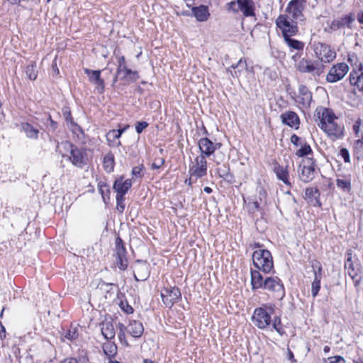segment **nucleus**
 I'll list each match as a JSON object with an SVG mask.
<instances>
[{
	"label": "nucleus",
	"instance_id": "3c124183",
	"mask_svg": "<svg viewBox=\"0 0 363 363\" xmlns=\"http://www.w3.org/2000/svg\"><path fill=\"white\" fill-rule=\"evenodd\" d=\"M325 363H345V359L341 356H334L328 358Z\"/></svg>",
	"mask_w": 363,
	"mask_h": 363
},
{
	"label": "nucleus",
	"instance_id": "ea45409f",
	"mask_svg": "<svg viewBox=\"0 0 363 363\" xmlns=\"http://www.w3.org/2000/svg\"><path fill=\"white\" fill-rule=\"evenodd\" d=\"M126 249L123 240L120 237H117L116 239L115 256L126 257Z\"/></svg>",
	"mask_w": 363,
	"mask_h": 363
},
{
	"label": "nucleus",
	"instance_id": "a18cd8bd",
	"mask_svg": "<svg viewBox=\"0 0 363 363\" xmlns=\"http://www.w3.org/2000/svg\"><path fill=\"white\" fill-rule=\"evenodd\" d=\"M125 128L118 130H111L107 133V140L108 141L111 140H116L121 138L122 133L125 131Z\"/></svg>",
	"mask_w": 363,
	"mask_h": 363
},
{
	"label": "nucleus",
	"instance_id": "338daca9",
	"mask_svg": "<svg viewBox=\"0 0 363 363\" xmlns=\"http://www.w3.org/2000/svg\"><path fill=\"white\" fill-rule=\"evenodd\" d=\"M124 196H125V194H123L116 193V203H120L121 201H124V200H125Z\"/></svg>",
	"mask_w": 363,
	"mask_h": 363
},
{
	"label": "nucleus",
	"instance_id": "dca6fc26",
	"mask_svg": "<svg viewBox=\"0 0 363 363\" xmlns=\"http://www.w3.org/2000/svg\"><path fill=\"white\" fill-rule=\"evenodd\" d=\"M306 162V165L300 164L298 169V177L304 183L311 182L315 177V161L313 158H307Z\"/></svg>",
	"mask_w": 363,
	"mask_h": 363
},
{
	"label": "nucleus",
	"instance_id": "c85d7f7f",
	"mask_svg": "<svg viewBox=\"0 0 363 363\" xmlns=\"http://www.w3.org/2000/svg\"><path fill=\"white\" fill-rule=\"evenodd\" d=\"M287 167L288 166L284 167L278 163H276L274 167V172L279 180L282 181L286 185L291 186V183L289 180V172Z\"/></svg>",
	"mask_w": 363,
	"mask_h": 363
},
{
	"label": "nucleus",
	"instance_id": "39448f33",
	"mask_svg": "<svg viewBox=\"0 0 363 363\" xmlns=\"http://www.w3.org/2000/svg\"><path fill=\"white\" fill-rule=\"evenodd\" d=\"M118 77L128 82H136L139 79V74L137 71H133L126 66V62L124 56L118 57V65L116 75L113 78V83L117 82Z\"/></svg>",
	"mask_w": 363,
	"mask_h": 363
},
{
	"label": "nucleus",
	"instance_id": "69168bd1",
	"mask_svg": "<svg viewBox=\"0 0 363 363\" xmlns=\"http://www.w3.org/2000/svg\"><path fill=\"white\" fill-rule=\"evenodd\" d=\"M196 182V181H195V177H191L189 175V178L186 179L184 183L189 186H191V184Z\"/></svg>",
	"mask_w": 363,
	"mask_h": 363
},
{
	"label": "nucleus",
	"instance_id": "0eeeda50",
	"mask_svg": "<svg viewBox=\"0 0 363 363\" xmlns=\"http://www.w3.org/2000/svg\"><path fill=\"white\" fill-rule=\"evenodd\" d=\"M189 174L195 177V181L207 174V161L203 156H197L189 166Z\"/></svg>",
	"mask_w": 363,
	"mask_h": 363
},
{
	"label": "nucleus",
	"instance_id": "bf43d9fd",
	"mask_svg": "<svg viewBox=\"0 0 363 363\" xmlns=\"http://www.w3.org/2000/svg\"><path fill=\"white\" fill-rule=\"evenodd\" d=\"M360 125H361V120L358 119L356 121L354 124L353 125L352 129L356 135H357L360 130Z\"/></svg>",
	"mask_w": 363,
	"mask_h": 363
},
{
	"label": "nucleus",
	"instance_id": "4468645a",
	"mask_svg": "<svg viewBox=\"0 0 363 363\" xmlns=\"http://www.w3.org/2000/svg\"><path fill=\"white\" fill-rule=\"evenodd\" d=\"M348 70L349 67L346 63H337L330 68L326 76V80L330 83L338 82L346 75Z\"/></svg>",
	"mask_w": 363,
	"mask_h": 363
},
{
	"label": "nucleus",
	"instance_id": "9b49d317",
	"mask_svg": "<svg viewBox=\"0 0 363 363\" xmlns=\"http://www.w3.org/2000/svg\"><path fill=\"white\" fill-rule=\"evenodd\" d=\"M161 297L164 304L168 308H172L175 303L180 300L182 294L179 288L170 286L164 288L162 291Z\"/></svg>",
	"mask_w": 363,
	"mask_h": 363
},
{
	"label": "nucleus",
	"instance_id": "393cba45",
	"mask_svg": "<svg viewBox=\"0 0 363 363\" xmlns=\"http://www.w3.org/2000/svg\"><path fill=\"white\" fill-rule=\"evenodd\" d=\"M191 11L196 20L201 22L206 21L210 16L208 7L206 5L193 7Z\"/></svg>",
	"mask_w": 363,
	"mask_h": 363
},
{
	"label": "nucleus",
	"instance_id": "f3484780",
	"mask_svg": "<svg viewBox=\"0 0 363 363\" xmlns=\"http://www.w3.org/2000/svg\"><path fill=\"white\" fill-rule=\"evenodd\" d=\"M84 73L87 75L90 83L95 85L98 93L102 94L105 89V82L101 77V70H92L89 68L84 69Z\"/></svg>",
	"mask_w": 363,
	"mask_h": 363
},
{
	"label": "nucleus",
	"instance_id": "4be33fe9",
	"mask_svg": "<svg viewBox=\"0 0 363 363\" xmlns=\"http://www.w3.org/2000/svg\"><path fill=\"white\" fill-rule=\"evenodd\" d=\"M281 122L289 127L298 128L300 123L298 115L294 111H286L281 115Z\"/></svg>",
	"mask_w": 363,
	"mask_h": 363
},
{
	"label": "nucleus",
	"instance_id": "4d7b16f0",
	"mask_svg": "<svg viewBox=\"0 0 363 363\" xmlns=\"http://www.w3.org/2000/svg\"><path fill=\"white\" fill-rule=\"evenodd\" d=\"M360 72L361 74H359L357 79H356V82H357V88L363 91V70Z\"/></svg>",
	"mask_w": 363,
	"mask_h": 363
},
{
	"label": "nucleus",
	"instance_id": "f257e3e1",
	"mask_svg": "<svg viewBox=\"0 0 363 363\" xmlns=\"http://www.w3.org/2000/svg\"><path fill=\"white\" fill-rule=\"evenodd\" d=\"M225 6L229 13L238 14L241 12L244 17L255 16V3L253 0H234L227 3Z\"/></svg>",
	"mask_w": 363,
	"mask_h": 363
},
{
	"label": "nucleus",
	"instance_id": "e433bc0d",
	"mask_svg": "<svg viewBox=\"0 0 363 363\" xmlns=\"http://www.w3.org/2000/svg\"><path fill=\"white\" fill-rule=\"evenodd\" d=\"M76 146L69 141H62L60 144L57 145V151L62 155V157L66 156L67 152L72 153V150H74Z\"/></svg>",
	"mask_w": 363,
	"mask_h": 363
},
{
	"label": "nucleus",
	"instance_id": "13d9d810",
	"mask_svg": "<svg viewBox=\"0 0 363 363\" xmlns=\"http://www.w3.org/2000/svg\"><path fill=\"white\" fill-rule=\"evenodd\" d=\"M358 75L359 74H357V72H351L350 74L349 79H350V83L352 85L357 86V82H356V79H357Z\"/></svg>",
	"mask_w": 363,
	"mask_h": 363
},
{
	"label": "nucleus",
	"instance_id": "aec40b11",
	"mask_svg": "<svg viewBox=\"0 0 363 363\" xmlns=\"http://www.w3.org/2000/svg\"><path fill=\"white\" fill-rule=\"evenodd\" d=\"M149 275L150 272L147 263L138 260L134 271V278L135 281H145L149 277Z\"/></svg>",
	"mask_w": 363,
	"mask_h": 363
},
{
	"label": "nucleus",
	"instance_id": "a878e982",
	"mask_svg": "<svg viewBox=\"0 0 363 363\" xmlns=\"http://www.w3.org/2000/svg\"><path fill=\"white\" fill-rule=\"evenodd\" d=\"M101 332L104 338L111 340L114 338L116 332L113 324L111 320H105L100 324Z\"/></svg>",
	"mask_w": 363,
	"mask_h": 363
},
{
	"label": "nucleus",
	"instance_id": "f8f14e48",
	"mask_svg": "<svg viewBox=\"0 0 363 363\" xmlns=\"http://www.w3.org/2000/svg\"><path fill=\"white\" fill-rule=\"evenodd\" d=\"M320 128L322 129L332 140L342 138L344 135L343 126L338 125L335 120L330 121L328 123H323L322 125H320Z\"/></svg>",
	"mask_w": 363,
	"mask_h": 363
},
{
	"label": "nucleus",
	"instance_id": "2eb2a0df",
	"mask_svg": "<svg viewBox=\"0 0 363 363\" xmlns=\"http://www.w3.org/2000/svg\"><path fill=\"white\" fill-rule=\"evenodd\" d=\"M198 145L201 152L199 156H203L205 159L210 157L216 150L221 147L220 143H214L206 137L201 138L199 140Z\"/></svg>",
	"mask_w": 363,
	"mask_h": 363
},
{
	"label": "nucleus",
	"instance_id": "a19ab883",
	"mask_svg": "<svg viewBox=\"0 0 363 363\" xmlns=\"http://www.w3.org/2000/svg\"><path fill=\"white\" fill-rule=\"evenodd\" d=\"M320 196V192L317 188L308 187L306 189L305 191V199H308L311 201L315 200L316 202L318 201V197Z\"/></svg>",
	"mask_w": 363,
	"mask_h": 363
},
{
	"label": "nucleus",
	"instance_id": "58836bf2",
	"mask_svg": "<svg viewBox=\"0 0 363 363\" xmlns=\"http://www.w3.org/2000/svg\"><path fill=\"white\" fill-rule=\"evenodd\" d=\"M284 40L289 48L296 50H303L304 43L303 42L291 38V36L284 38Z\"/></svg>",
	"mask_w": 363,
	"mask_h": 363
},
{
	"label": "nucleus",
	"instance_id": "6e6552de",
	"mask_svg": "<svg viewBox=\"0 0 363 363\" xmlns=\"http://www.w3.org/2000/svg\"><path fill=\"white\" fill-rule=\"evenodd\" d=\"M262 289L274 293L277 299H281L285 296L284 285L277 277H267L264 279Z\"/></svg>",
	"mask_w": 363,
	"mask_h": 363
},
{
	"label": "nucleus",
	"instance_id": "4c0bfd02",
	"mask_svg": "<svg viewBox=\"0 0 363 363\" xmlns=\"http://www.w3.org/2000/svg\"><path fill=\"white\" fill-rule=\"evenodd\" d=\"M103 350L108 359H111L116 354L117 346L114 342L108 341L107 342L104 343Z\"/></svg>",
	"mask_w": 363,
	"mask_h": 363
},
{
	"label": "nucleus",
	"instance_id": "473e14b6",
	"mask_svg": "<svg viewBox=\"0 0 363 363\" xmlns=\"http://www.w3.org/2000/svg\"><path fill=\"white\" fill-rule=\"evenodd\" d=\"M114 156L112 152H109L106 154L103 160V167L104 170L108 172H112L114 168Z\"/></svg>",
	"mask_w": 363,
	"mask_h": 363
},
{
	"label": "nucleus",
	"instance_id": "49530a36",
	"mask_svg": "<svg viewBox=\"0 0 363 363\" xmlns=\"http://www.w3.org/2000/svg\"><path fill=\"white\" fill-rule=\"evenodd\" d=\"M116 264L121 270H125L128 267L126 257H116Z\"/></svg>",
	"mask_w": 363,
	"mask_h": 363
},
{
	"label": "nucleus",
	"instance_id": "09e8293b",
	"mask_svg": "<svg viewBox=\"0 0 363 363\" xmlns=\"http://www.w3.org/2000/svg\"><path fill=\"white\" fill-rule=\"evenodd\" d=\"M311 152H312V150L311 148V146L305 143L299 150H297L296 154L298 157H301L306 156Z\"/></svg>",
	"mask_w": 363,
	"mask_h": 363
},
{
	"label": "nucleus",
	"instance_id": "cd10ccee",
	"mask_svg": "<svg viewBox=\"0 0 363 363\" xmlns=\"http://www.w3.org/2000/svg\"><path fill=\"white\" fill-rule=\"evenodd\" d=\"M354 18L350 16L346 15L342 18L335 19L330 26V28L333 30H338L345 26L350 28V24L354 21Z\"/></svg>",
	"mask_w": 363,
	"mask_h": 363
},
{
	"label": "nucleus",
	"instance_id": "7c9ffc66",
	"mask_svg": "<svg viewBox=\"0 0 363 363\" xmlns=\"http://www.w3.org/2000/svg\"><path fill=\"white\" fill-rule=\"evenodd\" d=\"M335 182H336V186L338 189H340L347 193H349L351 191L352 185H351V176L350 175L341 176L340 177H338Z\"/></svg>",
	"mask_w": 363,
	"mask_h": 363
},
{
	"label": "nucleus",
	"instance_id": "0e129e2a",
	"mask_svg": "<svg viewBox=\"0 0 363 363\" xmlns=\"http://www.w3.org/2000/svg\"><path fill=\"white\" fill-rule=\"evenodd\" d=\"M63 114L67 121H70L73 123L71 112L69 111H65Z\"/></svg>",
	"mask_w": 363,
	"mask_h": 363
},
{
	"label": "nucleus",
	"instance_id": "c756f323",
	"mask_svg": "<svg viewBox=\"0 0 363 363\" xmlns=\"http://www.w3.org/2000/svg\"><path fill=\"white\" fill-rule=\"evenodd\" d=\"M21 130L25 133L28 138L35 140L38 139L39 130L29 123H21Z\"/></svg>",
	"mask_w": 363,
	"mask_h": 363
},
{
	"label": "nucleus",
	"instance_id": "8fccbe9b",
	"mask_svg": "<svg viewBox=\"0 0 363 363\" xmlns=\"http://www.w3.org/2000/svg\"><path fill=\"white\" fill-rule=\"evenodd\" d=\"M147 126L148 123L146 121H138L135 124V130L137 133L140 134Z\"/></svg>",
	"mask_w": 363,
	"mask_h": 363
},
{
	"label": "nucleus",
	"instance_id": "052dcab7",
	"mask_svg": "<svg viewBox=\"0 0 363 363\" xmlns=\"http://www.w3.org/2000/svg\"><path fill=\"white\" fill-rule=\"evenodd\" d=\"M164 162V160L161 159L158 162H155L152 164V169H159Z\"/></svg>",
	"mask_w": 363,
	"mask_h": 363
},
{
	"label": "nucleus",
	"instance_id": "f03ea898",
	"mask_svg": "<svg viewBox=\"0 0 363 363\" xmlns=\"http://www.w3.org/2000/svg\"><path fill=\"white\" fill-rule=\"evenodd\" d=\"M347 259L345 263V269L347 270V274L351 277L354 282L355 288L358 289L362 278L363 272L358 260L354 262L353 259V251L351 249L347 250Z\"/></svg>",
	"mask_w": 363,
	"mask_h": 363
},
{
	"label": "nucleus",
	"instance_id": "72a5a7b5",
	"mask_svg": "<svg viewBox=\"0 0 363 363\" xmlns=\"http://www.w3.org/2000/svg\"><path fill=\"white\" fill-rule=\"evenodd\" d=\"M217 172L220 178L225 181L233 183L234 182V176L230 173L228 166L223 165L217 169Z\"/></svg>",
	"mask_w": 363,
	"mask_h": 363
},
{
	"label": "nucleus",
	"instance_id": "bb28decb",
	"mask_svg": "<svg viewBox=\"0 0 363 363\" xmlns=\"http://www.w3.org/2000/svg\"><path fill=\"white\" fill-rule=\"evenodd\" d=\"M126 330L133 337H140L144 332V328L142 323L137 320H132L126 327Z\"/></svg>",
	"mask_w": 363,
	"mask_h": 363
},
{
	"label": "nucleus",
	"instance_id": "680f3d73",
	"mask_svg": "<svg viewBox=\"0 0 363 363\" xmlns=\"http://www.w3.org/2000/svg\"><path fill=\"white\" fill-rule=\"evenodd\" d=\"M116 209L120 213H122L125 209L124 201L116 203Z\"/></svg>",
	"mask_w": 363,
	"mask_h": 363
},
{
	"label": "nucleus",
	"instance_id": "9d476101",
	"mask_svg": "<svg viewBox=\"0 0 363 363\" xmlns=\"http://www.w3.org/2000/svg\"><path fill=\"white\" fill-rule=\"evenodd\" d=\"M306 0H291L286 8L289 16L296 21H303V11L306 7Z\"/></svg>",
	"mask_w": 363,
	"mask_h": 363
},
{
	"label": "nucleus",
	"instance_id": "c03bdc74",
	"mask_svg": "<svg viewBox=\"0 0 363 363\" xmlns=\"http://www.w3.org/2000/svg\"><path fill=\"white\" fill-rule=\"evenodd\" d=\"M78 336L79 331L77 327H71L65 335V337L71 341L77 340Z\"/></svg>",
	"mask_w": 363,
	"mask_h": 363
},
{
	"label": "nucleus",
	"instance_id": "c9c22d12",
	"mask_svg": "<svg viewBox=\"0 0 363 363\" xmlns=\"http://www.w3.org/2000/svg\"><path fill=\"white\" fill-rule=\"evenodd\" d=\"M98 189L103 198L104 202L108 203L111 194L109 186L106 182L100 181L98 183Z\"/></svg>",
	"mask_w": 363,
	"mask_h": 363
},
{
	"label": "nucleus",
	"instance_id": "a211bd4d",
	"mask_svg": "<svg viewBox=\"0 0 363 363\" xmlns=\"http://www.w3.org/2000/svg\"><path fill=\"white\" fill-rule=\"evenodd\" d=\"M68 159L74 166L82 169L87 164L86 151L85 149L76 147L72 150V153Z\"/></svg>",
	"mask_w": 363,
	"mask_h": 363
},
{
	"label": "nucleus",
	"instance_id": "f704fd0d",
	"mask_svg": "<svg viewBox=\"0 0 363 363\" xmlns=\"http://www.w3.org/2000/svg\"><path fill=\"white\" fill-rule=\"evenodd\" d=\"M230 68L237 69L234 71V73L231 72V74L233 77H239L243 71L247 69V65L245 60L240 59L238 63L231 65Z\"/></svg>",
	"mask_w": 363,
	"mask_h": 363
},
{
	"label": "nucleus",
	"instance_id": "79ce46f5",
	"mask_svg": "<svg viewBox=\"0 0 363 363\" xmlns=\"http://www.w3.org/2000/svg\"><path fill=\"white\" fill-rule=\"evenodd\" d=\"M26 74L30 80H35L37 78L36 65L35 62H32L27 65Z\"/></svg>",
	"mask_w": 363,
	"mask_h": 363
},
{
	"label": "nucleus",
	"instance_id": "5fc2aeb1",
	"mask_svg": "<svg viewBox=\"0 0 363 363\" xmlns=\"http://www.w3.org/2000/svg\"><path fill=\"white\" fill-rule=\"evenodd\" d=\"M142 171L143 166L134 167L132 169V174L135 177L141 178L143 177Z\"/></svg>",
	"mask_w": 363,
	"mask_h": 363
},
{
	"label": "nucleus",
	"instance_id": "2f4dec72",
	"mask_svg": "<svg viewBox=\"0 0 363 363\" xmlns=\"http://www.w3.org/2000/svg\"><path fill=\"white\" fill-rule=\"evenodd\" d=\"M260 270H251V284L253 290L262 289L264 279L259 272Z\"/></svg>",
	"mask_w": 363,
	"mask_h": 363
},
{
	"label": "nucleus",
	"instance_id": "774afa93",
	"mask_svg": "<svg viewBox=\"0 0 363 363\" xmlns=\"http://www.w3.org/2000/svg\"><path fill=\"white\" fill-rule=\"evenodd\" d=\"M60 363H78L77 360L74 358L65 359Z\"/></svg>",
	"mask_w": 363,
	"mask_h": 363
},
{
	"label": "nucleus",
	"instance_id": "7ed1b4c3",
	"mask_svg": "<svg viewBox=\"0 0 363 363\" xmlns=\"http://www.w3.org/2000/svg\"><path fill=\"white\" fill-rule=\"evenodd\" d=\"M253 265L264 273H269L274 267L273 258L270 251L257 250L252 254Z\"/></svg>",
	"mask_w": 363,
	"mask_h": 363
},
{
	"label": "nucleus",
	"instance_id": "37998d69",
	"mask_svg": "<svg viewBox=\"0 0 363 363\" xmlns=\"http://www.w3.org/2000/svg\"><path fill=\"white\" fill-rule=\"evenodd\" d=\"M273 328L281 335L282 336L285 331L282 327L281 318L279 316H276L274 318L273 323H272Z\"/></svg>",
	"mask_w": 363,
	"mask_h": 363
},
{
	"label": "nucleus",
	"instance_id": "e2e57ef3",
	"mask_svg": "<svg viewBox=\"0 0 363 363\" xmlns=\"http://www.w3.org/2000/svg\"><path fill=\"white\" fill-rule=\"evenodd\" d=\"M299 140H300V138L295 134H294L291 136V143L296 146L298 145V143Z\"/></svg>",
	"mask_w": 363,
	"mask_h": 363
},
{
	"label": "nucleus",
	"instance_id": "864d4df0",
	"mask_svg": "<svg viewBox=\"0 0 363 363\" xmlns=\"http://www.w3.org/2000/svg\"><path fill=\"white\" fill-rule=\"evenodd\" d=\"M340 153L341 157L343 158L345 162H350V153L347 148H341Z\"/></svg>",
	"mask_w": 363,
	"mask_h": 363
},
{
	"label": "nucleus",
	"instance_id": "de8ad7c7",
	"mask_svg": "<svg viewBox=\"0 0 363 363\" xmlns=\"http://www.w3.org/2000/svg\"><path fill=\"white\" fill-rule=\"evenodd\" d=\"M354 152L358 159L363 158V140H358L355 142Z\"/></svg>",
	"mask_w": 363,
	"mask_h": 363
},
{
	"label": "nucleus",
	"instance_id": "603ef678",
	"mask_svg": "<svg viewBox=\"0 0 363 363\" xmlns=\"http://www.w3.org/2000/svg\"><path fill=\"white\" fill-rule=\"evenodd\" d=\"M120 307L127 314H130L133 312V308L128 303L127 301H121Z\"/></svg>",
	"mask_w": 363,
	"mask_h": 363
},
{
	"label": "nucleus",
	"instance_id": "1a4fd4ad",
	"mask_svg": "<svg viewBox=\"0 0 363 363\" xmlns=\"http://www.w3.org/2000/svg\"><path fill=\"white\" fill-rule=\"evenodd\" d=\"M324 65L319 61L312 62L303 58L297 64V70L302 73H311L320 75L323 72Z\"/></svg>",
	"mask_w": 363,
	"mask_h": 363
},
{
	"label": "nucleus",
	"instance_id": "ddd939ff",
	"mask_svg": "<svg viewBox=\"0 0 363 363\" xmlns=\"http://www.w3.org/2000/svg\"><path fill=\"white\" fill-rule=\"evenodd\" d=\"M253 323L259 329L267 328L271 323V315L264 308H257L252 317Z\"/></svg>",
	"mask_w": 363,
	"mask_h": 363
},
{
	"label": "nucleus",
	"instance_id": "b1692460",
	"mask_svg": "<svg viewBox=\"0 0 363 363\" xmlns=\"http://www.w3.org/2000/svg\"><path fill=\"white\" fill-rule=\"evenodd\" d=\"M132 186V182L128 179L123 181V177L117 179L113 184V190L118 194H125Z\"/></svg>",
	"mask_w": 363,
	"mask_h": 363
},
{
	"label": "nucleus",
	"instance_id": "20e7f679",
	"mask_svg": "<svg viewBox=\"0 0 363 363\" xmlns=\"http://www.w3.org/2000/svg\"><path fill=\"white\" fill-rule=\"evenodd\" d=\"M297 21L288 15H279L276 20L277 26L281 30L283 38L295 35L298 33Z\"/></svg>",
	"mask_w": 363,
	"mask_h": 363
},
{
	"label": "nucleus",
	"instance_id": "412c9836",
	"mask_svg": "<svg viewBox=\"0 0 363 363\" xmlns=\"http://www.w3.org/2000/svg\"><path fill=\"white\" fill-rule=\"evenodd\" d=\"M297 98V101L300 104L305 108H308L310 106L312 101V93L306 86L301 84L298 87V96Z\"/></svg>",
	"mask_w": 363,
	"mask_h": 363
},
{
	"label": "nucleus",
	"instance_id": "6ab92c4d",
	"mask_svg": "<svg viewBox=\"0 0 363 363\" xmlns=\"http://www.w3.org/2000/svg\"><path fill=\"white\" fill-rule=\"evenodd\" d=\"M312 267L313 268L314 279L311 284V294L313 298H315L320 289V280L322 279V266L318 262L312 263Z\"/></svg>",
	"mask_w": 363,
	"mask_h": 363
},
{
	"label": "nucleus",
	"instance_id": "423d86ee",
	"mask_svg": "<svg viewBox=\"0 0 363 363\" xmlns=\"http://www.w3.org/2000/svg\"><path fill=\"white\" fill-rule=\"evenodd\" d=\"M314 52L319 60L318 61L323 65L332 62L336 57V52L325 43H318L315 44Z\"/></svg>",
	"mask_w": 363,
	"mask_h": 363
},
{
	"label": "nucleus",
	"instance_id": "5701e85b",
	"mask_svg": "<svg viewBox=\"0 0 363 363\" xmlns=\"http://www.w3.org/2000/svg\"><path fill=\"white\" fill-rule=\"evenodd\" d=\"M315 112L319 120V123H318L319 128L320 125H322L323 123H328L330 121L335 120L336 118L335 114L329 109L325 108L320 107L317 108Z\"/></svg>",
	"mask_w": 363,
	"mask_h": 363
},
{
	"label": "nucleus",
	"instance_id": "6e6d98bb",
	"mask_svg": "<svg viewBox=\"0 0 363 363\" xmlns=\"http://www.w3.org/2000/svg\"><path fill=\"white\" fill-rule=\"evenodd\" d=\"M248 207L250 212L255 213L259 209V203L257 201L249 202Z\"/></svg>",
	"mask_w": 363,
	"mask_h": 363
}]
</instances>
